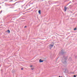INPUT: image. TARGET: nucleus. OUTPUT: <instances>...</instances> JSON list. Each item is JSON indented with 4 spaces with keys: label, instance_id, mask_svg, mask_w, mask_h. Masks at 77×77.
I'll return each mask as SVG.
<instances>
[{
    "label": "nucleus",
    "instance_id": "f257e3e1",
    "mask_svg": "<svg viewBox=\"0 0 77 77\" xmlns=\"http://www.w3.org/2000/svg\"><path fill=\"white\" fill-rule=\"evenodd\" d=\"M54 46V45L50 44L49 45V46L50 47H53Z\"/></svg>",
    "mask_w": 77,
    "mask_h": 77
},
{
    "label": "nucleus",
    "instance_id": "0eeeda50",
    "mask_svg": "<svg viewBox=\"0 0 77 77\" xmlns=\"http://www.w3.org/2000/svg\"><path fill=\"white\" fill-rule=\"evenodd\" d=\"M24 27V28H26V27H27V26H25Z\"/></svg>",
    "mask_w": 77,
    "mask_h": 77
},
{
    "label": "nucleus",
    "instance_id": "6e6552de",
    "mask_svg": "<svg viewBox=\"0 0 77 77\" xmlns=\"http://www.w3.org/2000/svg\"><path fill=\"white\" fill-rule=\"evenodd\" d=\"M30 67H32V65L30 66Z\"/></svg>",
    "mask_w": 77,
    "mask_h": 77
},
{
    "label": "nucleus",
    "instance_id": "9d476101",
    "mask_svg": "<svg viewBox=\"0 0 77 77\" xmlns=\"http://www.w3.org/2000/svg\"><path fill=\"white\" fill-rule=\"evenodd\" d=\"M33 69L32 68V69Z\"/></svg>",
    "mask_w": 77,
    "mask_h": 77
},
{
    "label": "nucleus",
    "instance_id": "f8f14e48",
    "mask_svg": "<svg viewBox=\"0 0 77 77\" xmlns=\"http://www.w3.org/2000/svg\"><path fill=\"white\" fill-rule=\"evenodd\" d=\"M61 77H62V76H61Z\"/></svg>",
    "mask_w": 77,
    "mask_h": 77
},
{
    "label": "nucleus",
    "instance_id": "20e7f679",
    "mask_svg": "<svg viewBox=\"0 0 77 77\" xmlns=\"http://www.w3.org/2000/svg\"><path fill=\"white\" fill-rule=\"evenodd\" d=\"M7 32L8 33H10V30H7Z\"/></svg>",
    "mask_w": 77,
    "mask_h": 77
},
{
    "label": "nucleus",
    "instance_id": "1a4fd4ad",
    "mask_svg": "<svg viewBox=\"0 0 77 77\" xmlns=\"http://www.w3.org/2000/svg\"><path fill=\"white\" fill-rule=\"evenodd\" d=\"M21 70H23V68H22L21 69Z\"/></svg>",
    "mask_w": 77,
    "mask_h": 77
},
{
    "label": "nucleus",
    "instance_id": "f03ea898",
    "mask_svg": "<svg viewBox=\"0 0 77 77\" xmlns=\"http://www.w3.org/2000/svg\"><path fill=\"white\" fill-rule=\"evenodd\" d=\"M39 62L40 63L43 62H44V61L42 60H41V59H40V60H39Z\"/></svg>",
    "mask_w": 77,
    "mask_h": 77
},
{
    "label": "nucleus",
    "instance_id": "7ed1b4c3",
    "mask_svg": "<svg viewBox=\"0 0 77 77\" xmlns=\"http://www.w3.org/2000/svg\"><path fill=\"white\" fill-rule=\"evenodd\" d=\"M67 9H68V8L66 7H65V8H64V9H65V12H66V10H67Z\"/></svg>",
    "mask_w": 77,
    "mask_h": 77
},
{
    "label": "nucleus",
    "instance_id": "9b49d317",
    "mask_svg": "<svg viewBox=\"0 0 77 77\" xmlns=\"http://www.w3.org/2000/svg\"><path fill=\"white\" fill-rule=\"evenodd\" d=\"M59 77H60V76H59Z\"/></svg>",
    "mask_w": 77,
    "mask_h": 77
},
{
    "label": "nucleus",
    "instance_id": "39448f33",
    "mask_svg": "<svg viewBox=\"0 0 77 77\" xmlns=\"http://www.w3.org/2000/svg\"><path fill=\"white\" fill-rule=\"evenodd\" d=\"M38 13L40 14H41V10H39L38 11Z\"/></svg>",
    "mask_w": 77,
    "mask_h": 77
},
{
    "label": "nucleus",
    "instance_id": "423d86ee",
    "mask_svg": "<svg viewBox=\"0 0 77 77\" xmlns=\"http://www.w3.org/2000/svg\"><path fill=\"white\" fill-rule=\"evenodd\" d=\"M76 29H77V28H75L74 29V30H76Z\"/></svg>",
    "mask_w": 77,
    "mask_h": 77
}]
</instances>
